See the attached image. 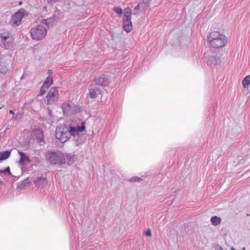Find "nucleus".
Segmentation results:
<instances>
[{"mask_svg": "<svg viewBox=\"0 0 250 250\" xmlns=\"http://www.w3.org/2000/svg\"><path fill=\"white\" fill-rule=\"evenodd\" d=\"M96 84L101 86H106L109 83V78L105 74H102L100 77L95 79Z\"/></svg>", "mask_w": 250, "mask_h": 250, "instance_id": "obj_11", "label": "nucleus"}, {"mask_svg": "<svg viewBox=\"0 0 250 250\" xmlns=\"http://www.w3.org/2000/svg\"><path fill=\"white\" fill-rule=\"evenodd\" d=\"M13 119H14L15 120H16V118L14 117Z\"/></svg>", "mask_w": 250, "mask_h": 250, "instance_id": "obj_35", "label": "nucleus"}, {"mask_svg": "<svg viewBox=\"0 0 250 250\" xmlns=\"http://www.w3.org/2000/svg\"><path fill=\"white\" fill-rule=\"evenodd\" d=\"M243 250H245V249H244V248H243Z\"/></svg>", "mask_w": 250, "mask_h": 250, "instance_id": "obj_36", "label": "nucleus"}, {"mask_svg": "<svg viewBox=\"0 0 250 250\" xmlns=\"http://www.w3.org/2000/svg\"><path fill=\"white\" fill-rule=\"evenodd\" d=\"M19 154L20 155V160L19 162V164L22 165L25 162H29V158L24 153L19 151Z\"/></svg>", "mask_w": 250, "mask_h": 250, "instance_id": "obj_18", "label": "nucleus"}, {"mask_svg": "<svg viewBox=\"0 0 250 250\" xmlns=\"http://www.w3.org/2000/svg\"><path fill=\"white\" fill-rule=\"evenodd\" d=\"M113 11L119 16L122 15V9L119 7H115L113 8Z\"/></svg>", "mask_w": 250, "mask_h": 250, "instance_id": "obj_23", "label": "nucleus"}, {"mask_svg": "<svg viewBox=\"0 0 250 250\" xmlns=\"http://www.w3.org/2000/svg\"><path fill=\"white\" fill-rule=\"evenodd\" d=\"M49 87V86H42L41 88V93H40V95L42 96L45 93L46 90L48 89V88Z\"/></svg>", "mask_w": 250, "mask_h": 250, "instance_id": "obj_25", "label": "nucleus"}, {"mask_svg": "<svg viewBox=\"0 0 250 250\" xmlns=\"http://www.w3.org/2000/svg\"><path fill=\"white\" fill-rule=\"evenodd\" d=\"M11 150H6L0 152V162L9 158L11 155Z\"/></svg>", "mask_w": 250, "mask_h": 250, "instance_id": "obj_17", "label": "nucleus"}, {"mask_svg": "<svg viewBox=\"0 0 250 250\" xmlns=\"http://www.w3.org/2000/svg\"><path fill=\"white\" fill-rule=\"evenodd\" d=\"M51 110H49V114H50V113H51Z\"/></svg>", "mask_w": 250, "mask_h": 250, "instance_id": "obj_34", "label": "nucleus"}, {"mask_svg": "<svg viewBox=\"0 0 250 250\" xmlns=\"http://www.w3.org/2000/svg\"><path fill=\"white\" fill-rule=\"evenodd\" d=\"M0 174H7L8 175H10L11 172H10L9 167H7L3 170H0Z\"/></svg>", "mask_w": 250, "mask_h": 250, "instance_id": "obj_24", "label": "nucleus"}, {"mask_svg": "<svg viewBox=\"0 0 250 250\" xmlns=\"http://www.w3.org/2000/svg\"><path fill=\"white\" fill-rule=\"evenodd\" d=\"M142 180L141 178L138 176H133L129 179V181L131 182H138Z\"/></svg>", "mask_w": 250, "mask_h": 250, "instance_id": "obj_26", "label": "nucleus"}, {"mask_svg": "<svg viewBox=\"0 0 250 250\" xmlns=\"http://www.w3.org/2000/svg\"><path fill=\"white\" fill-rule=\"evenodd\" d=\"M58 0H47L48 2L50 3H54L56 2Z\"/></svg>", "mask_w": 250, "mask_h": 250, "instance_id": "obj_31", "label": "nucleus"}, {"mask_svg": "<svg viewBox=\"0 0 250 250\" xmlns=\"http://www.w3.org/2000/svg\"><path fill=\"white\" fill-rule=\"evenodd\" d=\"M100 93V89L99 87L91 85L90 89H89V92H88V96L90 99H94L97 97V95Z\"/></svg>", "mask_w": 250, "mask_h": 250, "instance_id": "obj_12", "label": "nucleus"}, {"mask_svg": "<svg viewBox=\"0 0 250 250\" xmlns=\"http://www.w3.org/2000/svg\"><path fill=\"white\" fill-rule=\"evenodd\" d=\"M7 68L5 66H2L0 65V73H4L7 71Z\"/></svg>", "mask_w": 250, "mask_h": 250, "instance_id": "obj_27", "label": "nucleus"}, {"mask_svg": "<svg viewBox=\"0 0 250 250\" xmlns=\"http://www.w3.org/2000/svg\"><path fill=\"white\" fill-rule=\"evenodd\" d=\"M46 157L49 163L53 165L66 164V161H64V154L60 151L49 152Z\"/></svg>", "mask_w": 250, "mask_h": 250, "instance_id": "obj_3", "label": "nucleus"}, {"mask_svg": "<svg viewBox=\"0 0 250 250\" xmlns=\"http://www.w3.org/2000/svg\"><path fill=\"white\" fill-rule=\"evenodd\" d=\"M250 84V75H248L242 81V85L244 88H246Z\"/></svg>", "mask_w": 250, "mask_h": 250, "instance_id": "obj_20", "label": "nucleus"}, {"mask_svg": "<svg viewBox=\"0 0 250 250\" xmlns=\"http://www.w3.org/2000/svg\"><path fill=\"white\" fill-rule=\"evenodd\" d=\"M14 42V37L10 32L0 33V45L5 49H8Z\"/></svg>", "mask_w": 250, "mask_h": 250, "instance_id": "obj_4", "label": "nucleus"}, {"mask_svg": "<svg viewBox=\"0 0 250 250\" xmlns=\"http://www.w3.org/2000/svg\"><path fill=\"white\" fill-rule=\"evenodd\" d=\"M53 73V72H52V70L51 69H49L47 71V74L48 77H51L52 76V74Z\"/></svg>", "mask_w": 250, "mask_h": 250, "instance_id": "obj_30", "label": "nucleus"}, {"mask_svg": "<svg viewBox=\"0 0 250 250\" xmlns=\"http://www.w3.org/2000/svg\"><path fill=\"white\" fill-rule=\"evenodd\" d=\"M46 98L47 105H52L58 102V92L56 87H52L49 89Z\"/></svg>", "mask_w": 250, "mask_h": 250, "instance_id": "obj_7", "label": "nucleus"}, {"mask_svg": "<svg viewBox=\"0 0 250 250\" xmlns=\"http://www.w3.org/2000/svg\"><path fill=\"white\" fill-rule=\"evenodd\" d=\"M67 127L64 124H60L56 127V138L62 143L67 142L70 136Z\"/></svg>", "mask_w": 250, "mask_h": 250, "instance_id": "obj_2", "label": "nucleus"}, {"mask_svg": "<svg viewBox=\"0 0 250 250\" xmlns=\"http://www.w3.org/2000/svg\"><path fill=\"white\" fill-rule=\"evenodd\" d=\"M68 132L73 137L76 138L79 136L80 133L83 132L85 130V123L81 122V124L76 126L70 125L68 127Z\"/></svg>", "mask_w": 250, "mask_h": 250, "instance_id": "obj_8", "label": "nucleus"}, {"mask_svg": "<svg viewBox=\"0 0 250 250\" xmlns=\"http://www.w3.org/2000/svg\"><path fill=\"white\" fill-rule=\"evenodd\" d=\"M54 19L50 18L47 19L41 20V24L44 25H38L30 29V36L33 40L37 41L42 40L46 36V27L53 24Z\"/></svg>", "mask_w": 250, "mask_h": 250, "instance_id": "obj_1", "label": "nucleus"}, {"mask_svg": "<svg viewBox=\"0 0 250 250\" xmlns=\"http://www.w3.org/2000/svg\"><path fill=\"white\" fill-rule=\"evenodd\" d=\"M37 132L38 133V134H39V137H38V138H39V139H41V138L42 136V134L41 132L39 131H37Z\"/></svg>", "mask_w": 250, "mask_h": 250, "instance_id": "obj_32", "label": "nucleus"}, {"mask_svg": "<svg viewBox=\"0 0 250 250\" xmlns=\"http://www.w3.org/2000/svg\"><path fill=\"white\" fill-rule=\"evenodd\" d=\"M228 39L225 35L223 34H220L219 36V47H223L225 46L227 43Z\"/></svg>", "mask_w": 250, "mask_h": 250, "instance_id": "obj_19", "label": "nucleus"}, {"mask_svg": "<svg viewBox=\"0 0 250 250\" xmlns=\"http://www.w3.org/2000/svg\"><path fill=\"white\" fill-rule=\"evenodd\" d=\"M217 54L213 55V54L209 56L208 60H207V65L210 66H213L217 65Z\"/></svg>", "mask_w": 250, "mask_h": 250, "instance_id": "obj_15", "label": "nucleus"}, {"mask_svg": "<svg viewBox=\"0 0 250 250\" xmlns=\"http://www.w3.org/2000/svg\"><path fill=\"white\" fill-rule=\"evenodd\" d=\"M62 109L64 115L69 116L74 114L76 106L71 102H65L62 105Z\"/></svg>", "mask_w": 250, "mask_h": 250, "instance_id": "obj_9", "label": "nucleus"}, {"mask_svg": "<svg viewBox=\"0 0 250 250\" xmlns=\"http://www.w3.org/2000/svg\"><path fill=\"white\" fill-rule=\"evenodd\" d=\"M151 0H141V2H139V3H145V4H150Z\"/></svg>", "mask_w": 250, "mask_h": 250, "instance_id": "obj_28", "label": "nucleus"}, {"mask_svg": "<svg viewBox=\"0 0 250 250\" xmlns=\"http://www.w3.org/2000/svg\"><path fill=\"white\" fill-rule=\"evenodd\" d=\"M27 16V12L23 9H20L12 17L10 20V25L12 27H16L21 24V20L24 16Z\"/></svg>", "mask_w": 250, "mask_h": 250, "instance_id": "obj_6", "label": "nucleus"}, {"mask_svg": "<svg viewBox=\"0 0 250 250\" xmlns=\"http://www.w3.org/2000/svg\"><path fill=\"white\" fill-rule=\"evenodd\" d=\"M34 183L38 187H43L46 185V180L44 178L39 177L34 180Z\"/></svg>", "mask_w": 250, "mask_h": 250, "instance_id": "obj_16", "label": "nucleus"}, {"mask_svg": "<svg viewBox=\"0 0 250 250\" xmlns=\"http://www.w3.org/2000/svg\"><path fill=\"white\" fill-rule=\"evenodd\" d=\"M132 22H131V11L129 8L124 10L123 29L127 33L132 30Z\"/></svg>", "mask_w": 250, "mask_h": 250, "instance_id": "obj_5", "label": "nucleus"}, {"mask_svg": "<svg viewBox=\"0 0 250 250\" xmlns=\"http://www.w3.org/2000/svg\"><path fill=\"white\" fill-rule=\"evenodd\" d=\"M9 113L12 115H14V111H13L12 110H9Z\"/></svg>", "mask_w": 250, "mask_h": 250, "instance_id": "obj_33", "label": "nucleus"}, {"mask_svg": "<svg viewBox=\"0 0 250 250\" xmlns=\"http://www.w3.org/2000/svg\"><path fill=\"white\" fill-rule=\"evenodd\" d=\"M64 161H66V164L70 165L74 163L76 160V156L70 153H64Z\"/></svg>", "mask_w": 250, "mask_h": 250, "instance_id": "obj_14", "label": "nucleus"}, {"mask_svg": "<svg viewBox=\"0 0 250 250\" xmlns=\"http://www.w3.org/2000/svg\"><path fill=\"white\" fill-rule=\"evenodd\" d=\"M149 6V3H140L137 4V6L134 8V15H138L139 13L137 12V10L141 11H144L146 8Z\"/></svg>", "mask_w": 250, "mask_h": 250, "instance_id": "obj_13", "label": "nucleus"}, {"mask_svg": "<svg viewBox=\"0 0 250 250\" xmlns=\"http://www.w3.org/2000/svg\"><path fill=\"white\" fill-rule=\"evenodd\" d=\"M146 236H151V230L149 229H148L145 232Z\"/></svg>", "mask_w": 250, "mask_h": 250, "instance_id": "obj_29", "label": "nucleus"}, {"mask_svg": "<svg viewBox=\"0 0 250 250\" xmlns=\"http://www.w3.org/2000/svg\"><path fill=\"white\" fill-rule=\"evenodd\" d=\"M53 83V80H52V77H47L46 79V81H44L42 86H50Z\"/></svg>", "mask_w": 250, "mask_h": 250, "instance_id": "obj_21", "label": "nucleus"}, {"mask_svg": "<svg viewBox=\"0 0 250 250\" xmlns=\"http://www.w3.org/2000/svg\"><path fill=\"white\" fill-rule=\"evenodd\" d=\"M218 37L219 33L217 31L212 32L208 36V42L212 47L215 48L218 47Z\"/></svg>", "mask_w": 250, "mask_h": 250, "instance_id": "obj_10", "label": "nucleus"}, {"mask_svg": "<svg viewBox=\"0 0 250 250\" xmlns=\"http://www.w3.org/2000/svg\"><path fill=\"white\" fill-rule=\"evenodd\" d=\"M210 221H211V223H212V225L213 226H216L218 225L219 224V218L218 217L214 216L212 218H211V219H210Z\"/></svg>", "mask_w": 250, "mask_h": 250, "instance_id": "obj_22", "label": "nucleus"}]
</instances>
